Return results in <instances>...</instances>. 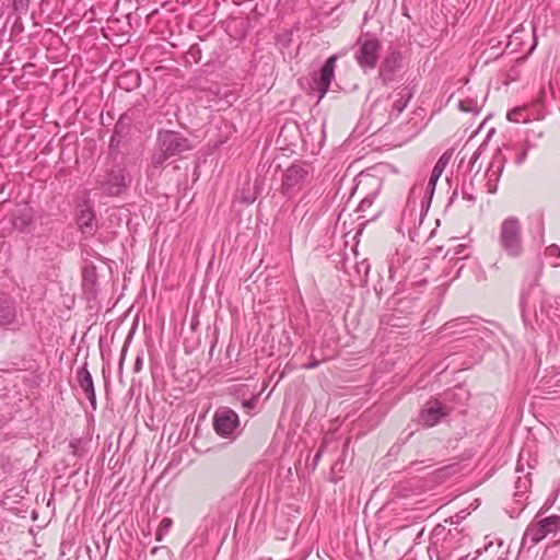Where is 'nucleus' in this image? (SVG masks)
Returning <instances> with one entry per match:
<instances>
[{
    "label": "nucleus",
    "instance_id": "nucleus-1",
    "mask_svg": "<svg viewBox=\"0 0 560 560\" xmlns=\"http://www.w3.org/2000/svg\"><path fill=\"white\" fill-rule=\"evenodd\" d=\"M470 537L464 533V528L455 526L450 528L443 537L441 544L433 542L429 548L430 557L434 553L436 560H466L469 552H466L470 546Z\"/></svg>",
    "mask_w": 560,
    "mask_h": 560
},
{
    "label": "nucleus",
    "instance_id": "nucleus-2",
    "mask_svg": "<svg viewBox=\"0 0 560 560\" xmlns=\"http://www.w3.org/2000/svg\"><path fill=\"white\" fill-rule=\"evenodd\" d=\"M314 167L306 161H296L281 176L280 192L288 199L305 190L313 182Z\"/></svg>",
    "mask_w": 560,
    "mask_h": 560
},
{
    "label": "nucleus",
    "instance_id": "nucleus-3",
    "mask_svg": "<svg viewBox=\"0 0 560 560\" xmlns=\"http://www.w3.org/2000/svg\"><path fill=\"white\" fill-rule=\"evenodd\" d=\"M521 220L515 215H510L500 223L498 245L510 258H518L524 253Z\"/></svg>",
    "mask_w": 560,
    "mask_h": 560
},
{
    "label": "nucleus",
    "instance_id": "nucleus-4",
    "mask_svg": "<svg viewBox=\"0 0 560 560\" xmlns=\"http://www.w3.org/2000/svg\"><path fill=\"white\" fill-rule=\"evenodd\" d=\"M412 94L410 86H399L393 93L378 97L371 106V115L376 118L384 116L383 112H387V120L396 119L407 107Z\"/></svg>",
    "mask_w": 560,
    "mask_h": 560
},
{
    "label": "nucleus",
    "instance_id": "nucleus-5",
    "mask_svg": "<svg viewBox=\"0 0 560 560\" xmlns=\"http://www.w3.org/2000/svg\"><path fill=\"white\" fill-rule=\"evenodd\" d=\"M381 48V42L374 35L365 33L358 37L354 59L363 71H370L376 67Z\"/></svg>",
    "mask_w": 560,
    "mask_h": 560
},
{
    "label": "nucleus",
    "instance_id": "nucleus-6",
    "mask_svg": "<svg viewBox=\"0 0 560 560\" xmlns=\"http://www.w3.org/2000/svg\"><path fill=\"white\" fill-rule=\"evenodd\" d=\"M402 62L404 57L400 49L389 47L378 69V78L382 84L388 85L397 79L399 71L402 69Z\"/></svg>",
    "mask_w": 560,
    "mask_h": 560
},
{
    "label": "nucleus",
    "instance_id": "nucleus-7",
    "mask_svg": "<svg viewBox=\"0 0 560 560\" xmlns=\"http://www.w3.org/2000/svg\"><path fill=\"white\" fill-rule=\"evenodd\" d=\"M213 430L221 438H230L240 425L238 415L229 407H220L213 415Z\"/></svg>",
    "mask_w": 560,
    "mask_h": 560
},
{
    "label": "nucleus",
    "instance_id": "nucleus-8",
    "mask_svg": "<svg viewBox=\"0 0 560 560\" xmlns=\"http://www.w3.org/2000/svg\"><path fill=\"white\" fill-rule=\"evenodd\" d=\"M158 141L161 150H164L171 158L191 149L189 140L177 131H160Z\"/></svg>",
    "mask_w": 560,
    "mask_h": 560
},
{
    "label": "nucleus",
    "instance_id": "nucleus-9",
    "mask_svg": "<svg viewBox=\"0 0 560 560\" xmlns=\"http://www.w3.org/2000/svg\"><path fill=\"white\" fill-rule=\"evenodd\" d=\"M450 412L451 409L448 407L442 405L438 399H431L419 413L418 422L423 427H433L448 416Z\"/></svg>",
    "mask_w": 560,
    "mask_h": 560
},
{
    "label": "nucleus",
    "instance_id": "nucleus-10",
    "mask_svg": "<svg viewBox=\"0 0 560 560\" xmlns=\"http://www.w3.org/2000/svg\"><path fill=\"white\" fill-rule=\"evenodd\" d=\"M506 162V158L503 155L502 151L497 150L489 163V166L485 173V177L487 179L486 186L489 194L497 192L498 182L502 175L504 170V165Z\"/></svg>",
    "mask_w": 560,
    "mask_h": 560
},
{
    "label": "nucleus",
    "instance_id": "nucleus-11",
    "mask_svg": "<svg viewBox=\"0 0 560 560\" xmlns=\"http://www.w3.org/2000/svg\"><path fill=\"white\" fill-rule=\"evenodd\" d=\"M77 224L85 237H91L97 230L95 212L90 201H84L77 214Z\"/></svg>",
    "mask_w": 560,
    "mask_h": 560
},
{
    "label": "nucleus",
    "instance_id": "nucleus-12",
    "mask_svg": "<svg viewBox=\"0 0 560 560\" xmlns=\"http://www.w3.org/2000/svg\"><path fill=\"white\" fill-rule=\"evenodd\" d=\"M532 487L529 474L517 476L514 485L513 501L515 506L511 512V517L517 516L526 506L527 493Z\"/></svg>",
    "mask_w": 560,
    "mask_h": 560
},
{
    "label": "nucleus",
    "instance_id": "nucleus-13",
    "mask_svg": "<svg viewBox=\"0 0 560 560\" xmlns=\"http://www.w3.org/2000/svg\"><path fill=\"white\" fill-rule=\"evenodd\" d=\"M35 218V212L32 207L26 205L18 206L9 217L10 223L13 229L20 232L30 231Z\"/></svg>",
    "mask_w": 560,
    "mask_h": 560
},
{
    "label": "nucleus",
    "instance_id": "nucleus-14",
    "mask_svg": "<svg viewBox=\"0 0 560 560\" xmlns=\"http://www.w3.org/2000/svg\"><path fill=\"white\" fill-rule=\"evenodd\" d=\"M337 57L331 56L322 66L318 72V77L315 78V82L318 85L319 90V98L324 97L327 93L331 81L335 77V68H336Z\"/></svg>",
    "mask_w": 560,
    "mask_h": 560
},
{
    "label": "nucleus",
    "instance_id": "nucleus-15",
    "mask_svg": "<svg viewBox=\"0 0 560 560\" xmlns=\"http://www.w3.org/2000/svg\"><path fill=\"white\" fill-rule=\"evenodd\" d=\"M98 187L109 196L120 195L128 187L125 172L110 173L105 180L98 183Z\"/></svg>",
    "mask_w": 560,
    "mask_h": 560
},
{
    "label": "nucleus",
    "instance_id": "nucleus-16",
    "mask_svg": "<svg viewBox=\"0 0 560 560\" xmlns=\"http://www.w3.org/2000/svg\"><path fill=\"white\" fill-rule=\"evenodd\" d=\"M77 381L80 388L89 399L92 409L96 410V394L92 375L88 370V363H84V365L77 371Z\"/></svg>",
    "mask_w": 560,
    "mask_h": 560
},
{
    "label": "nucleus",
    "instance_id": "nucleus-17",
    "mask_svg": "<svg viewBox=\"0 0 560 560\" xmlns=\"http://www.w3.org/2000/svg\"><path fill=\"white\" fill-rule=\"evenodd\" d=\"M548 533L546 532L539 520L536 522H532L528 524L523 534L521 545L523 548L526 546L530 548L540 542L542 539H545Z\"/></svg>",
    "mask_w": 560,
    "mask_h": 560
},
{
    "label": "nucleus",
    "instance_id": "nucleus-18",
    "mask_svg": "<svg viewBox=\"0 0 560 560\" xmlns=\"http://www.w3.org/2000/svg\"><path fill=\"white\" fill-rule=\"evenodd\" d=\"M16 318L14 300L8 294L0 293V326L11 325Z\"/></svg>",
    "mask_w": 560,
    "mask_h": 560
},
{
    "label": "nucleus",
    "instance_id": "nucleus-19",
    "mask_svg": "<svg viewBox=\"0 0 560 560\" xmlns=\"http://www.w3.org/2000/svg\"><path fill=\"white\" fill-rule=\"evenodd\" d=\"M460 472V466L457 463L448 464L443 467H440L433 470L428 476V481L432 483V486H438L447 481L451 477Z\"/></svg>",
    "mask_w": 560,
    "mask_h": 560
},
{
    "label": "nucleus",
    "instance_id": "nucleus-20",
    "mask_svg": "<svg viewBox=\"0 0 560 560\" xmlns=\"http://www.w3.org/2000/svg\"><path fill=\"white\" fill-rule=\"evenodd\" d=\"M451 156H452V153L446 151L440 156V159L435 163V165L431 172V175H430V178L428 182V186H427V190L430 192V196L433 195L435 185H436L439 178L441 177V175L443 174L445 167L447 166V164L451 160Z\"/></svg>",
    "mask_w": 560,
    "mask_h": 560
},
{
    "label": "nucleus",
    "instance_id": "nucleus-21",
    "mask_svg": "<svg viewBox=\"0 0 560 560\" xmlns=\"http://www.w3.org/2000/svg\"><path fill=\"white\" fill-rule=\"evenodd\" d=\"M97 271L94 265H86L82 270V287L85 293L93 294L97 285Z\"/></svg>",
    "mask_w": 560,
    "mask_h": 560
},
{
    "label": "nucleus",
    "instance_id": "nucleus-22",
    "mask_svg": "<svg viewBox=\"0 0 560 560\" xmlns=\"http://www.w3.org/2000/svg\"><path fill=\"white\" fill-rule=\"evenodd\" d=\"M541 312L546 313V315L552 320L560 318V296H545L541 302Z\"/></svg>",
    "mask_w": 560,
    "mask_h": 560
},
{
    "label": "nucleus",
    "instance_id": "nucleus-23",
    "mask_svg": "<svg viewBox=\"0 0 560 560\" xmlns=\"http://www.w3.org/2000/svg\"><path fill=\"white\" fill-rule=\"evenodd\" d=\"M539 521L548 535L558 533L560 530V510L559 513L540 518Z\"/></svg>",
    "mask_w": 560,
    "mask_h": 560
},
{
    "label": "nucleus",
    "instance_id": "nucleus-24",
    "mask_svg": "<svg viewBox=\"0 0 560 560\" xmlns=\"http://www.w3.org/2000/svg\"><path fill=\"white\" fill-rule=\"evenodd\" d=\"M418 488V481L401 482L396 488V494L408 498Z\"/></svg>",
    "mask_w": 560,
    "mask_h": 560
},
{
    "label": "nucleus",
    "instance_id": "nucleus-25",
    "mask_svg": "<svg viewBox=\"0 0 560 560\" xmlns=\"http://www.w3.org/2000/svg\"><path fill=\"white\" fill-rule=\"evenodd\" d=\"M172 525H173V521L168 517H164L160 525H159V528L155 533V540L156 541H162L164 536L168 534V532L171 530L172 528Z\"/></svg>",
    "mask_w": 560,
    "mask_h": 560
},
{
    "label": "nucleus",
    "instance_id": "nucleus-26",
    "mask_svg": "<svg viewBox=\"0 0 560 560\" xmlns=\"http://www.w3.org/2000/svg\"><path fill=\"white\" fill-rule=\"evenodd\" d=\"M524 107H515L508 113L506 117L513 122H526L528 118L524 115Z\"/></svg>",
    "mask_w": 560,
    "mask_h": 560
},
{
    "label": "nucleus",
    "instance_id": "nucleus-27",
    "mask_svg": "<svg viewBox=\"0 0 560 560\" xmlns=\"http://www.w3.org/2000/svg\"><path fill=\"white\" fill-rule=\"evenodd\" d=\"M380 187L373 190L370 195L365 196L358 206L359 212H365L373 203L375 197L377 196Z\"/></svg>",
    "mask_w": 560,
    "mask_h": 560
},
{
    "label": "nucleus",
    "instance_id": "nucleus-28",
    "mask_svg": "<svg viewBox=\"0 0 560 560\" xmlns=\"http://www.w3.org/2000/svg\"><path fill=\"white\" fill-rule=\"evenodd\" d=\"M32 0H11L12 9L18 14H26Z\"/></svg>",
    "mask_w": 560,
    "mask_h": 560
},
{
    "label": "nucleus",
    "instance_id": "nucleus-29",
    "mask_svg": "<svg viewBox=\"0 0 560 560\" xmlns=\"http://www.w3.org/2000/svg\"><path fill=\"white\" fill-rule=\"evenodd\" d=\"M170 158L171 156L166 152H164V150L160 149V151L153 154L152 156V166L155 168H160L164 164V162Z\"/></svg>",
    "mask_w": 560,
    "mask_h": 560
},
{
    "label": "nucleus",
    "instance_id": "nucleus-30",
    "mask_svg": "<svg viewBox=\"0 0 560 560\" xmlns=\"http://www.w3.org/2000/svg\"><path fill=\"white\" fill-rule=\"evenodd\" d=\"M547 254L550 257H555V260L551 262L553 267L560 266V247L558 245H550L547 247Z\"/></svg>",
    "mask_w": 560,
    "mask_h": 560
},
{
    "label": "nucleus",
    "instance_id": "nucleus-31",
    "mask_svg": "<svg viewBox=\"0 0 560 560\" xmlns=\"http://www.w3.org/2000/svg\"><path fill=\"white\" fill-rule=\"evenodd\" d=\"M357 270H358L359 273L363 272L364 276H368V273L370 271V266H369V264H366L365 260H363L361 264H359L357 266Z\"/></svg>",
    "mask_w": 560,
    "mask_h": 560
},
{
    "label": "nucleus",
    "instance_id": "nucleus-32",
    "mask_svg": "<svg viewBox=\"0 0 560 560\" xmlns=\"http://www.w3.org/2000/svg\"><path fill=\"white\" fill-rule=\"evenodd\" d=\"M527 158V150L526 149H523L518 154L517 156L515 158V163L517 165H521L522 163H524V161L526 160Z\"/></svg>",
    "mask_w": 560,
    "mask_h": 560
},
{
    "label": "nucleus",
    "instance_id": "nucleus-33",
    "mask_svg": "<svg viewBox=\"0 0 560 560\" xmlns=\"http://www.w3.org/2000/svg\"><path fill=\"white\" fill-rule=\"evenodd\" d=\"M142 365H143L142 357L138 355L135 361L133 371L136 373H139L142 370Z\"/></svg>",
    "mask_w": 560,
    "mask_h": 560
},
{
    "label": "nucleus",
    "instance_id": "nucleus-34",
    "mask_svg": "<svg viewBox=\"0 0 560 560\" xmlns=\"http://www.w3.org/2000/svg\"><path fill=\"white\" fill-rule=\"evenodd\" d=\"M320 361L318 360H312L308 363L304 364L302 368L305 370H313L319 365Z\"/></svg>",
    "mask_w": 560,
    "mask_h": 560
},
{
    "label": "nucleus",
    "instance_id": "nucleus-35",
    "mask_svg": "<svg viewBox=\"0 0 560 560\" xmlns=\"http://www.w3.org/2000/svg\"><path fill=\"white\" fill-rule=\"evenodd\" d=\"M463 198L470 201V202H475L476 201V197L471 194V192H468L466 190L463 189Z\"/></svg>",
    "mask_w": 560,
    "mask_h": 560
},
{
    "label": "nucleus",
    "instance_id": "nucleus-36",
    "mask_svg": "<svg viewBox=\"0 0 560 560\" xmlns=\"http://www.w3.org/2000/svg\"><path fill=\"white\" fill-rule=\"evenodd\" d=\"M255 405H256V399L255 398L249 399V400H245L243 402V407L246 408V409H252V408L255 407Z\"/></svg>",
    "mask_w": 560,
    "mask_h": 560
},
{
    "label": "nucleus",
    "instance_id": "nucleus-37",
    "mask_svg": "<svg viewBox=\"0 0 560 560\" xmlns=\"http://www.w3.org/2000/svg\"><path fill=\"white\" fill-rule=\"evenodd\" d=\"M462 324H466V322H448L445 324V329H453L455 327H457L458 325H462Z\"/></svg>",
    "mask_w": 560,
    "mask_h": 560
},
{
    "label": "nucleus",
    "instance_id": "nucleus-38",
    "mask_svg": "<svg viewBox=\"0 0 560 560\" xmlns=\"http://www.w3.org/2000/svg\"><path fill=\"white\" fill-rule=\"evenodd\" d=\"M550 508V504L547 502L541 506V509L538 511L536 518L540 517L544 513H546Z\"/></svg>",
    "mask_w": 560,
    "mask_h": 560
},
{
    "label": "nucleus",
    "instance_id": "nucleus-39",
    "mask_svg": "<svg viewBox=\"0 0 560 560\" xmlns=\"http://www.w3.org/2000/svg\"><path fill=\"white\" fill-rule=\"evenodd\" d=\"M522 304L525 305V306H529V304H530L529 294H523L522 295Z\"/></svg>",
    "mask_w": 560,
    "mask_h": 560
},
{
    "label": "nucleus",
    "instance_id": "nucleus-40",
    "mask_svg": "<svg viewBox=\"0 0 560 560\" xmlns=\"http://www.w3.org/2000/svg\"><path fill=\"white\" fill-rule=\"evenodd\" d=\"M125 355H126V346L124 347V349H122V351H121V355H120V362H119V369H120V370L122 369V364H124Z\"/></svg>",
    "mask_w": 560,
    "mask_h": 560
},
{
    "label": "nucleus",
    "instance_id": "nucleus-41",
    "mask_svg": "<svg viewBox=\"0 0 560 560\" xmlns=\"http://www.w3.org/2000/svg\"><path fill=\"white\" fill-rule=\"evenodd\" d=\"M521 460H522V455L520 456V459L517 460V465H516V472H523V466L521 464Z\"/></svg>",
    "mask_w": 560,
    "mask_h": 560
},
{
    "label": "nucleus",
    "instance_id": "nucleus-42",
    "mask_svg": "<svg viewBox=\"0 0 560 560\" xmlns=\"http://www.w3.org/2000/svg\"><path fill=\"white\" fill-rule=\"evenodd\" d=\"M320 456H322V450H319V451L315 454V456H314V464H315V465L319 462Z\"/></svg>",
    "mask_w": 560,
    "mask_h": 560
},
{
    "label": "nucleus",
    "instance_id": "nucleus-43",
    "mask_svg": "<svg viewBox=\"0 0 560 560\" xmlns=\"http://www.w3.org/2000/svg\"><path fill=\"white\" fill-rule=\"evenodd\" d=\"M459 108L464 112H469L470 108L466 107L463 102H459Z\"/></svg>",
    "mask_w": 560,
    "mask_h": 560
},
{
    "label": "nucleus",
    "instance_id": "nucleus-44",
    "mask_svg": "<svg viewBox=\"0 0 560 560\" xmlns=\"http://www.w3.org/2000/svg\"><path fill=\"white\" fill-rule=\"evenodd\" d=\"M386 121H387V120L385 119V117H384V118H381V119L378 120V122H383V124H385Z\"/></svg>",
    "mask_w": 560,
    "mask_h": 560
},
{
    "label": "nucleus",
    "instance_id": "nucleus-45",
    "mask_svg": "<svg viewBox=\"0 0 560 560\" xmlns=\"http://www.w3.org/2000/svg\"><path fill=\"white\" fill-rule=\"evenodd\" d=\"M479 556V551H476V556L472 557V560H476V558Z\"/></svg>",
    "mask_w": 560,
    "mask_h": 560
},
{
    "label": "nucleus",
    "instance_id": "nucleus-46",
    "mask_svg": "<svg viewBox=\"0 0 560 560\" xmlns=\"http://www.w3.org/2000/svg\"><path fill=\"white\" fill-rule=\"evenodd\" d=\"M156 551H158V547H154V548L152 549V553H155Z\"/></svg>",
    "mask_w": 560,
    "mask_h": 560
},
{
    "label": "nucleus",
    "instance_id": "nucleus-47",
    "mask_svg": "<svg viewBox=\"0 0 560 560\" xmlns=\"http://www.w3.org/2000/svg\"><path fill=\"white\" fill-rule=\"evenodd\" d=\"M438 529H439V527L434 528V532H435V534H434V535H435V536H438V535H439Z\"/></svg>",
    "mask_w": 560,
    "mask_h": 560
}]
</instances>
